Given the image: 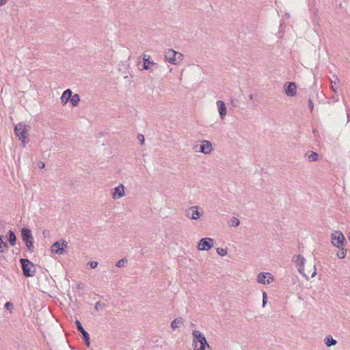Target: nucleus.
<instances>
[{
	"mask_svg": "<svg viewBox=\"0 0 350 350\" xmlns=\"http://www.w3.org/2000/svg\"><path fill=\"white\" fill-rule=\"evenodd\" d=\"M192 335L193 337V346L195 350H206V348L208 349L211 348L206 337L201 332L193 330Z\"/></svg>",
	"mask_w": 350,
	"mask_h": 350,
	"instance_id": "obj_1",
	"label": "nucleus"
},
{
	"mask_svg": "<svg viewBox=\"0 0 350 350\" xmlns=\"http://www.w3.org/2000/svg\"><path fill=\"white\" fill-rule=\"evenodd\" d=\"M138 68L141 70H146L152 72L159 67L158 64L152 60L150 55L142 54L137 63Z\"/></svg>",
	"mask_w": 350,
	"mask_h": 350,
	"instance_id": "obj_2",
	"label": "nucleus"
},
{
	"mask_svg": "<svg viewBox=\"0 0 350 350\" xmlns=\"http://www.w3.org/2000/svg\"><path fill=\"white\" fill-rule=\"evenodd\" d=\"M21 237L23 241L25 243L26 247H27L28 251L30 253L33 252L34 251V239L31 232V230L27 228H23L21 230Z\"/></svg>",
	"mask_w": 350,
	"mask_h": 350,
	"instance_id": "obj_3",
	"label": "nucleus"
},
{
	"mask_svg": "<svg viewBox=\"0 0 350 350\" xmlns=\"http://www.w3.org/2000/svg\"><path fill=\"white\" fill-rule=\"evenodd\" d=\"M14 133L18 140L23 143V146H25L29 142L27 126L22 122L18 123L14 126Z\"/></svg>",
	"mask_w": 350,
	"mask_h": 350,
	"instance_id": "obj_4",
	"label": "nucleus"
},
{
	"mask_svg": "<svg viewBox=\"0 0 350 350\" xmlns=\"http://www.w3.org/2000/svg\"><path fill=\"white\" fill-rule=\"evenodd\" d=\"M165 59L171 64L177 65L180 64L183 58V55L174 49H168L165 53Z\"/></svg>",
	"mask_w": 350,
	"mask_h": 350,
	"instance_id": "obj_5",
	"label": "nucleus"
},
{
	"mask_svg": "<svg viewBox=\"0 0 350 350\" xmlns=\"http://www.w3.org/2000/svg\"><path fill=\"white\" fill-rule=\"evenodd\" d=\"M20 262L21 264L23 273L25 277H32L35 275L36 269L34 265L27 258H21Z\"/></svg>",
	"mask_w": 350,
	"mask_h": 350,
	"instance_id": "obj_6",
	"label": "nucleus"
},
{
	"mask_svg": "<svg viewBox=\"0 0 350 350\" xmlns=\"http://www.w3.org/2000/svg\"><path fill=\"white\" fill-rule=\"evenodd\" d=\"M332 243L334 247L340 248L347 243L346 239L340 231H335L331 234Z\"/></svg>",
	"mask_w": 350,
	"mask_h": 350,
	"instance_id": "obj_7",
	"label": "nucleus"
},
{
	"mask_svg": "<svg viewBox=\"0 0 350 350\" xmlns=\"http://www.w3.org/2000/svg\"><path fill=\"white\" fill-rule=\"evenodd\" d=\"M214 240L211 238H202L198 243V250L201 251H208L213 247Z\"/></svg>",
	"mask_w": 350,
	"mask_h": 350,
	"instance_id": "obj_8",
	"label": "nucleus"
},
{
	"mask_svg": "<svg viewBox=\"0 0 350 350\" xmlns=\"http://www.w3.org/2000/svg\"><path fill=\"white\" fill-rule=\"evenodd\" d=\"M305 258L303 256L299 254L296 256L295 265L297 267L299 272L306 279L308 276L304 273Z\"/></svg>",
	"mask_w": 350,
	"mask_h": 350,
	"instance_id": "obj_9",
	"label": "nucleus"
},
{
	"mask_svg": "<svg viewBox=\"0 0 350 350\" xmlns=\"http://www.w3.org/2000/svg\"><path fill=\"white\" fill-rule=\"evenodd\" d=\"M201 215L197 206H191L186 211L187 217L193 220L199 219Z\"/></svg>",
	"mask_w": 350,
	"mask_h": 350,
	"instance_id": "obj_10",
	"label": "nucleus"
},
{
	"mask_svg": "<svg viewBox=\"0 0 350 350\" xmlns=\"http://www.w3.org/2000/svg\"><path fill=\"white\" fill-rule=\"evenodd\" d=\"M75 323H76L78 331L80 332L82 334L83 338L85 341L86 346L89 347L90 345V338L89 334L88 333L87 331L85 330V329L83 328L81 322L79 320H77Z\"/></svg>",
	"mask_w": 350,
	"mask_h": 350,
	"instance_id": "obj_11",
	"label": "nucleus"
},
{
	"mask_svg": "<svg viewBox=\"0 0 350 350\" xmlns=\"http://www.w3.org/2000/svg\"><path fill=\"white\" fill-rule=\"evenodd\" d=\"M273 280V278L272 277L270 273H260L257 276V281L263 284H270Z\"/></svg>",
	"mask_w": 350,
	"mask_h": 350,
	"instance_id": "obj_12",
	"label": "nucleus"
},
{
	"mask_svg": "<svg viewBox=\"0 0 350 350\" xmlns=\"http://www.w3.org/2000/svg\"><path fill=\"white\" fill-rule=\"evenodd\" d=\"M285 93L288 96H294L296 95V84L295 82H287L285 84Z\"/></svg>",
	"mask_w": 350,
	"mask_h": 350,
	"instance_id": "obj_13",
	"label": "nucleus"
},
{
	"mask_svg": "<svg viewBox=\"0 0 350 350\" xmlns=\"http://www.w3.org/2000/svg\"><path fill=\"white\" fill-rule=\"evenodd\" d=\"M213 150L212 144L208 140H203L200 147V152L204 154H210Z\"/></svg>",
	"mask_w": 350,
	"mask_h": 350,
	"instance_id": "obj_14",
	"label": "nucleus"
},
{
	"mask_svg": "<svg viewBox=\"0 0 350 350\" xmlns=\"http://www.w3.org/2000/svg\"><path fill=\"white\" fill-rule=\"evenodd\" d=\"M124 195V187L122 185H120L119 186L115 187L113 191L112 192V198L114 200H118L123 197Z\"/></svg>",
	"mask_w": 350,
	"mask_h": 350,
	"instance_id": "obj_15",
	"label": "nucleus"
},
{
	"mask_svg": "<svg viewBox=\"0 0 350 350\" xmlns=\"http://www.w3.org/2000/svg\"><path fill=\"white\" fill-rule=\"evenodd\" d=\"M218 112L221 120H224L226 115V107L224 101L217 100L216 102Z\"/></svg>",
	"mask_w": 350,
	"mask_h": 350,
	"instance_id": "obj_16",
	"label": "nucleus"
},
{
	"mask_svg": "<svg viewBox=\"0 0 350 350\" xmlns=\"http://www.w3.org/2000/svg\"><path fill=\"white\" fill-rule=\"evenodd\" d=\"M51 252L52 253L57 254H64L66 252V250H64L62 247L60 246V241H55L51 246Z\"/></svg>",
	"mask_w": 350,
	"mask_h": 350,
	"instance_id": "obj_17",
	"label": "nucleus"
},
{
	"mask_svg": "<svg viewBox=\"0 0 350 350\" xmlns=\"http://www.w3.org/2000/svg\"><path fill=\"white\" fill-rule=\"evenodd\" d=\"M71 94H72V92L70 89H67L63 92L61 96V100L63 105H65L69 101L71 98Z\"/></svg>",
	"mask_w": 350,
	"mask_h": 350,
	"instance_id": "obj_18",
	"label": "nucleus"
},
{
	"mask_svg": "<svg viewBox=\"0 0 350 350\" xmlns=\"http://www.w3.org/2000/svg\"><path fill=\"white\" fill-rule=\"evenodd\" d=\"M7 237L10 245L14 246L16 243V237L14 232L12 230H9Z\"/></svg>",
	"mask_w": 350,
	"mask_h": 350,
	"instance_id": "obj_19",
	"label": "nucleus"
},
{
	"mask_svg": "<svg viewBox=\"0 0 350 350\" xmlns=\"http://www.w3.org/2000/svg\"><path fill=\"white\" fill-rule=\"evenodd\" d=\"M306 157L308 158L309 161H316L318 160L319 154L313 151H308L306 153Z\"/></svg>",
	"mask_w": 350,
	"mask_h": 350,
	"instance_id": "obj_20",
	"label": "nucleus"
},
{
	"mask_svg": "<svg viewBox=\"0 0 350 350\" xmlns=\"http://www.w3.org/2000/svg\"><path fill=\"white\" fill-rule=\"evenodd\" d=\"M183 323V318L178 317L174 319L171 323V327L175 330L176 328H178Z\"/></svg>",
	"mask_w": 350,
	"mask_h": 350,
	"instance_id": "obj_21",
	"label": "nucleus"
},
{
	"mask_svg": "<svg viewBox=\"0 0 350 350\" xmlns=\"http://www.w3.org/2000/svg\"><path fill=\"white\" fill-rule=\"evenodd\" d=\"M325 344L327 347H332L336 345V340L334 339L331 335L327 336L324 339Z\"/></svg>",
	"mask_w": 350,
	"mask_h": 350,
	"instance_id": "obj_22",
	"label": "nucleus"
},
{
	"mask_svg": "<svg viewBox=\"0 0 350 350\" xmlns=\"http://www.w3.org/2000/svg\"><path fill=\"white\" fill-rule=\"evenodd\" d=\"M69 100L72 103V106L76 107L79 105V103L80 101V96L77 94H75L74 95L71 94V98Z\"/></svg>",
	"mask_w": 350,
	"mask_h": 350,
	"instance_id": "obj_23",
	"label": "nucleus"
},
{
	"mask_svg": "<svg viewBox=\"0 0 350 350\" xmlns=\"http://www.w3.org/2000/svg\"><path fill=\"white\" fill-rule=\"evenodd\" d=\"M8 250V244L3 241V236L0 237V253H5Z\"/></svg>",
	"mask_w": 350,
	"mask_h": 350,
	"instance_id": "obj_24",
	"label": "nucleus"
},
{
	"mask_svg": "<svg viewBox=\"0 0 350 350\" xmlns=\"http://www.w3.org/2000/svg\"><path fill=\"white\" fill-rule=\"evenodd\" d=\"M338 249L339 250L336 253V256H338V258L342 259L346 256L347 250H345L344 247H342Z\"/></svg>",
	"mask_w": 350,
	"mask_h": 350,
	"instance_id": "obj_25",
	"label": "nucleus"
},
{
	"mask_svg": "<svg viewBox=\"0 0 350 350\" xmlns=\"http://www.w3.org/2000/svg\"><path fill=\"white\" fill-rule=\"evenodd\" d=\"M240 224V221L235 217H232L230 219V225L232 227H237Z\"/></svg>",
	"mask_w": 350,
	"mask_h": 350,
	"instance_id": "obj_26",
	"label": "nucleus"
},
{
	"mask_svg": "<svg viewBox=\"0 0 350 350\" xmlns=\"http://www.w3.org/2000/svg\"><path fill=\"white\" fill-rule=\"evenodd\" d=\"M230 104L233 107H237L239 105V101L237 98H230Z\"/></svg>",
	"mask_w": 350,
	"mask_h": 350,
	"instance_id": "obj_27",
	"label": "nucleus"
},
{
	"mask_svg": "<svg viewBox=\"0 0 350 350\" xmlns=\"http://www.w3.org/2000/svg\"><path fill=\"white\" fill-rule=\"evenodd\" d=\"M217 253L219 255H220L221 256H224L227 254V249H224V248L219 247V248L217 249Z\"/></svg>",
	"mask_w": 350,
	"mask_h": 350,
	"instance_id": "obj_28",
	"label": "nucleus"
},
{
	"mask_svg": "<svg viewBox=\"0 0 350 350\" xmlns=\"http://www.w3.org/2000/svg\"><path fill=\"white\" fill-rule=\"evenodd\" d=\"M338 82V77H336V81H332L331 89L335 93H336V89H337L336 84H337Z\"/></svg>",
	"mask_w": 350,
	"mask_h": 350,
	"instance_id": "obj_29",
	"label": "nucleus"
},
{
	"mask_svg": "<svg viewBox=\"0 0 350 350\" xmlns=\"http://www.w3.org/2000/svg\"><path fill=\"white\" fill-rule=\"evenodd\" d=\"M127 262V260L126 259H121L120 260H118L117 262H116V266L118 267H124L125 266L126 263Z\"/></svg>",
	"mask_w": 350,
	"mask_h": 350,
	"instance_id": "obj_30",
	"label": "nucleus"
},
{
	"mask_svg": "<svg viewBox=\"0 0 350 350\" xmlns=\"http://www.w3.org/2000/svg\"><path fill=\"white\" fill-rule=\"evenodd\" d=\"M104 306H105V304L101 303L100 301H97V302L95 304V306H94V308H95V309H96V310H100V309L103 308Z\"/></svg>",
	"mask_w": 350,
	"mask_h": 350,
	"instance_id": "obj_31",
	"label": "nucleus"
},
{
	"mask_svg": "<svg viewBox=\"0 0 350 350\" xmlns=\"http://www.w3.org/2000/svg\"><path fill=\"white\" fill-rule=\"evenodd\" d=\"M13 307H14V305L10 301H8L5 304V308H6V310H10V312L12 311V309L13 308Z\"/></svg>",
	"mask_w": 350,
	"mask_h": 350,
	"instance_id": "obj_32",
	"label": "nucleus"
},
{
	"mask_svg": "<svg viewBox=\"0 0 350 350\" xmlns=\"http://www.w3.org/2000/svg\"><path fill=\"white\" fill-rule=\"evenodd\" d=\"M88 265H89L92 269H95L98 266V263L96 261H90L88 262Z\"/></svg>",
	"mask_w": 350,
	"mask_h": 350,
	"instance_id": "obj_33",
	"label": "nucleus"
},
{
	"mask_svg": "<svg viewBox=\"0 0 350 350\" xmlns=\"http://www.w3.org/2000/svg\"><path fill=\"white\" fill-rule=\"evenodd\" d=\"M137 139L139 141L141 144H144L145 139L144 136L142 134L137 135Z\"/></svg>",
	"mask_w": 350,
	"mask_h": 350,
	"instance_id": "obj_34",
	"label": "nucleus"
},
{
	"mask_svg": "<svg viewBox=\"0 0 350 350\" xmlns=\"http://www.w3.org/2000/svg\"><path fill=\"white\" fill-rule=\"evenodd\" d=\"M60 246H61V247H62L64 249V250H65V249L68 247L67 241H66L64 240H61L60 241Z\"/></svg>",
	"mask_w": 350,
	"mask_h": 350,
	"instance_id": "obj_35",
	"label": "nucleus"
},
{
	"mask_svg": "<svg viewBox=\"0 0 350 350\" xmlns=\"http://www.w3.org/2000/svg\"><path fill=\"white\" fill-rule=\"evenodd\" d=\"M308 107L310 109V111L312 112L314 109V103L311 98L308 100Z\"/></svg>",
	"mask_w": 350,
	"mask_h": 350,
	"instance_id": "obj_36",
	"label": "nucleus"
},
{
	"mask_svg": "<svg viewBox=\"0 0 350 350\" xmlns=\"http://www.w3.org/2000/svg\"><path fill=\"white\" fill-rule=\"evenodd\" d=\"M262 295H263V297H262V306L265 307L266 303H267V293L265 292H264L262 293Z\"/></svg>",
	"mask_w": 350,
	"mask_h": 350,
	"instance_id": "obj_37",
	"label": "nucleus"
},
{
	"mask_svg": "<svg viewBox=\"0 0 350 350\" xmlns=\"http://www.w3.org/2000/svg\"><path fill=\"white\" fill-rule=\"evenodd\" d=\"M313 267H314V271L311 274V278H314L317 275V269H316L315 265H314Z\"/></svg>",
	"mask_w": 350,
	"mask_h": 350,
	"instance_id": "obj_38",
	"label": "nucleus"
},
{
	"mask_svg": "<svg viewBox=\"0 0 350 350\" xmlns=\"http://www.w3.org/2000/svg\"><path fill=\"white\" fill-rule=\"evenodd\" d=\"M346 111H347L348 122H349L350 121V109L348 108V109H347Z\"/></svg>",
	"mask_w": 350,
	"mask_h": 350,
	"instance_id": "obj_39",
	"label": "nucleus"
},
{
	"mask_svg": "<svg viewBox=\"0 0 350 350\" xmlns=\"http://www.w3.org/2000/svg\"><path fill=\"white\" fill-rule=\"evenodd\" d=\"M8 0H0V6L5 4L7 3Z\"/></svg>",
	"mask_w": 350,
	"mask_h": 350,
	"instance_id": "obj_40",
	"label": "nucleus"
},
{
	"mask_svg": "<svg viewBox=\"0 0 350 350\" xmlns=\"http://www.w3.org/2000/svg\"><path fill=\"white\" fill-rule=\"evenodd\" d=\"M44 166H45L44 163L41 162V163H40V168H43V167H44Z\"/></svg>",
	"mask_w": 350,
	"mask_h": 350,
	"instance_id": "obj_41",
	"label": "nucleus"
},
{
	"mask_svg": "<svg viewBox=\"0 0 350 350\" xmlns=\"http://www.w3.org/2000/svg\"><path fill=\"white\" fill-rule=\"evenodd\" d=\"M253 98H254V95H253V94H250V95L249 96V98H250V100H252V99H253Z\"/></svg>",
	"mask_w": 350,
	"mask_h": 350,
	"instance_id": "obj_42",
	"label": "nucleus"
},
{
	"mask_svg": "<svg viewBox=\"0 0 350 350\" xmlns=\"http://www.w3.org/2000/svg\"><path fill=\"white\" fill-rule=\"evenodd\" d=\"M285 16L288 18H290V14L286 13V14H285Z\"/></svg>",
	"mask_w": 350,
	"mask_h": 350,
	"instance_id": "obj_43",
	"label": "nucleus"
},
{
	"mask_svg": "<svg viewBox=\"0 0 350 350\" xmlns=\"http://www.w3.org/2000/svg\"><path fill=\"white\" fill-rule=\"evenodd\" d=\"M0 237H1V235H0Z\"/></svg>",
	"mask_w": 350,
	"mask_h": 350,
	"instance_id": "obj_44",
	"label": "nucleus"
}]
</instances>
